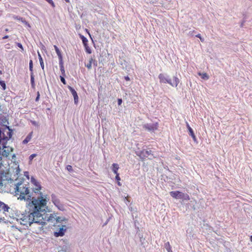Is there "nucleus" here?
I'll use <instances>...</instances> for the list:
<instances>
[{
  "instance_id": "nucleus-1",
  "label": "nucleus",
  "mask_w": 252,
  "mask_h": 252,
  "mask_svg": "<svg viewBox=\"0 0 252 252\" xmlns=\"http://www.w3.org/2000/svg\"><path fill=\"white\" fill-rule=\"evenodd\" d=\"M14 189L15 196L19 195L18 199L27 202L25 213L21 215L22 217L29 214L32 217L38 216L39 212L43 210V208H45L46 203L48 201L47 195L40 192L39 195L35 197L27 185L21 182L15 185Z\"/></svg>"
},
{
  "instance_id": "nucleus-2",
  "label": "nucleus",
  "mask_w": 252,
  "mask_h": 252,
  "mask_svg": "<svg viewBox=\"0 0 252 252\" xmlns=\"http://www.w3.org/2000/svg\"><path fill=\"white\" fill-rule=\"evenodd\" d=\"M47 202L46 203L45 208H43V210H41L38 214V216L32 217L31 215L26 216H23V217L20 218L21 220L20 223L21 224L24 225L28 226L31 225L33 223H36L37 224H41L42 225H45L46 224V221L54 222L56 221V215L54 214H47V210H48V206L47 205ZM49 212V211H48Z\"/></svg>"
},
{
  "instance_id": "nucleus-3",
  "label": "nucleus",
  "mask_w": 252,
  "mask_h": 252,
  "mask_svg": "<svg viewBox=\"0 0 252 252\" xmlns=\"http://www.w3.org/2000/svg\"><path fill=\"white\" fill-rule=\"evenodd\" d=\"M13 135V130L9 126L0 124V161L2 157L7 158L13 148L6 146L7 143Z\"/></svg>"
},
{
  "instance_id": "nucleus-4",
  "label": "nucleus",
  "mask_w": 252,
  "mask_h": 252,
  "mask_svg": "<svg viewBox=\"0 0 252 252\" xmlns=\"http://www.w3.org/2000/svg\"><path fill=\"white\" fill-rule=\"evenodd\" d=\"M160 83H168L172 86H177L180 82V80L177 76H173V81L172 82L171 79L166 76L165 74L160 73L158 75Z\"/></svg>"
},
{
  "instance_id": "nucleus-5",
  "label": "nucleus",
  "mask_w": 252,
  "mask_h": 252,
  "mask_svg": "<svg viewBox=\"0 0 252 252\" xmlns=\"http://www.w3.org/2000/svg\"><path fill=\"white\" fill-rule=\"evenodd\" d=\"M137 155L140 158L142 159H145L147 157H149V156L155 157L153 151L151 150H142V151H137Z\"/></svg>"
},
{
  "instance_id": "nucleus-6",
  "label": "nucleus",
  "mask_w": 252,
  "mask_h": 252,
  "mask_svg": "<svg viewBox=\"0 0 252 252\" xmlns=\"http://www.w3.org/2000/svg\"><path fill=\"white\" fill-rule=\"evenodd\" d=\"M0 179L3 181H12L11 178V175L9 172V171H0Z\"/></svg>"
},
{
  "instance_id": "nucleus-7",
  "label": "nucleus",
  "mask_w": 252,
  "mask_h": 252,
  "mask_svg": "<svg viewBox=\"0 0 252 252\" xmlns=\"http://www.w3.org/2000/svg\"><path fill=\"white\" fill-rule=\"evenodd\" d=\"M31 183L36 187L34 189H33L32 191L33 193L39 195V193L41 192L40 191V190H41L42 188L40 183L33 177L31 178Z\"/></svg>"
},
{
  "instance_id": "nucleus-8",
  "label": "nucleus",
  "mask_w": 252,
  "mask_h": 252,
  "mask_svg": "<svg viewBox=\"0 0 252 252\" xmlns=\"http://www.w3.org/2000/svg\"><path fill=\"white\" fill-rule=\"evenodd\" d=\"M158 123H146L143 126V128L146 130H149V131H155V130L158 129Z\"/></svg>"
},
{
  "instance_id": "nucleus-9",
  "label": "nucleus",
  "mask_w": 252,
  "mask_h": 252,
  "mask_svg": "<svg viewBox=\"0 0 252 252\" xmlns=\"http://www.w3.org/2000/svg\"><path fill=\"white\" fill-rule=\"evenodd\" d=\"M67 229L66 225H62V227L60 228L58 231L54 232V236L56 237H62L64 235L65 232Z\"/></svg>"
},
{
  "instance_id": "nucleus-10",
  "label": "nucleus",
  "mask_w": 252,
  "mask_h": 252,
  "mask_svg": "<svg viewBox=\"0 0 252 252\" xmlns=\"http://www.w3.org/2000/svg\"><path fill=\"white\" fill-rule=\"evenodd\" d=\"M67 88H68L69 91L71 92V93L73 96L74 103L75 104H77L79 101V97H78V96L76 91L72 87H71L70 86H68Z\"/></svg>"
},
{
  "instance_id": "nucleus-11",
  "label": "nucleus",
  "mask_w": 252,
  "mask_h": 252,
  "mask_svg": "<svg viewBox=\"0 0 252 252\" xmlns=\"http://www.w3.org/2000/svg\"><path fill=\"white\" fill-rule=\"evenodd\" d=\"M0 209L2 210L3 213L6 212L11 213V211H14L12 209H10L7 204L1 201H0Z\"/></svg>"
},
{
  "instance_id": "nucleus-12",
  "label": "nucleus",
  "mask_w": 252,
  "mask_h": 252,
  "mask_svg": "<svg viewBox=\"0 0 252 252\" xmlns=\"http://www.w3.org/2000/svg\"><path fill=\"white\" fill-rule=\"evenodd\" d=\"M53 204L59 210L64 211L65 210L63 204L61 202L60 199H58L57 201L53 203Z\"/></svg>"
},
{
  "instance_id": "nucleus-13",
  "label": "nucleus",
  "mask_w": 252,
  "mask_h": 252,
  "mask_svg": "<svg viewBox=\"0 0 252 252\" xmlns=\"http://www.w3.org/2000/svg\"><path fill=\"white\" fill-rule=\"evenodd\" d=\"M178 196L179 198H182L183 200H189L190 199V197L188 193H183V192H180V191H179Z\"/></svg>"
},
{
  "instance_id": "nucleus-14",
  "label": "nucleus",
  "mask_w": 252,
  "mask_h": 252,
  "mask_svg": "<svg viewBox=\"0 0 252 252\" xmlns=\"http://www.w3.org/2000/svg\"><path fill=\"white\" fill-rule=\"evenodd\" d=\"M59 65L62 75L63 76H65V69L63 66V60L59 61Z\"/></svg>"
},
{
  "instance_id": "nucleus-15",
  "label": "nucleus",
  "mask_w": 252,
  "mask_h": 252,
  "mask_svg": "<svg viewBox=\"0 0 252 252\" xmlns=\"http://www.w3.org/2000/svg\"><path fill=\"white\" fill-rule=\"evenodd\" d=\"M187 126L188 128V130L189 132V134L190 135L195 139V138H196V136L194 134V132L192 129V128H191V127L189 126V124L188 123H187Z\"/></svg>"
},
{
  "instance_id": "nucleus-16",
  "label": "nucleus",
  "mask_w": 252,
  "mask_h": 252,
  "mask_svg": "<svg viewBox=\"0 0 252 252\" xmlns=\"http://www.w3.org/2000/svg\"><path fill=\"white\" fill-rule=\"evenodd\" d=\"M54 47L56 52L59 57V61L63 60V57H62L61 52L60 49H59V48L56 45H54Z\"/></svg>"
},
{
  "instance_id": "nucleus-17",
  "label": "nucleus",
  "mask_w": 252,
  "mask_h": 252,
  "mask_svg": "<svg viewBox=\"0 0 252 252\" xmlns=\"http://www.w3.org/2000/svg\"><path fill=\"white\" fill-rule=\"evenodd\" d=\"M32 132H30L26 137V138L23 140V143L25 144L28 143L32 139Z\"/></svg>"
},
{
  "instance_id": "nucleus-18",
  "label": "nucleus",
  "mask_w": 252,
  "mask_h": 252,
  "mask_svg": "<svg viewBox=\"0 0 252 252\" xmlns=\"http://www.w3.org/2000/svg\"><path fill=\"white\" fill-rule=\"evenodd\" d=\"M119 168V165L117 163H113L112 166V170L115 174L118 173V170Z\"/></svg>"
},
{
  "instance_id": "nucleus-19",
  "label": "nucleus",
  "mask_w": 252,
  "mask_h": 252,
  "mask_svg": "<svg viewBox=\"0 0 252 252\" xmlns=\"http://www.w3.org/2000/svg\"><path fill=\"white\" fill-rule=\"evenodd\" d=\"M164 247L168 252H173L172 247L170 244L169 242H167V243H165Z\"/></svg>"
},
{
  "instance_id": "nucleus-20",
  "label": "nucleus",
  "mask_w": 252,
  "mask_h": 252,
  "mask_svg": "<svg viewBox=\"0 0 252 252\" xmlns=\"http://www.w3.org/2000/svg\"><path fill=\"white\" fill-rule=\"evenodd\" d=\"M179 193H180V191H171L170 194L173 198H179Z\"/></svg>"
},
{
  "instance_id": "nucleus-21",
  "label": "nucleus",
  "mask_w": 252,
  "mask_h": 252,
  "mask_svg": "<svg viewBox=\"0 0 252 252\" xmlns=\"http://www.w3.org/2000/svg\"><path fill=\"white\" fill-rule=\"evenodd\" d=\"M38 58H39V60L40 66H41L42 70H44V63H43V60L42 59V58L39 52H38Z\"/></svg>"
},
{
  "instance_id": "nucleus-22",
  "label": "nucleus",
  "mask_w": 252,
  "mask_h": 252,
  "mask_svg": "<svg viewBox=\"0 0 252 252\" xmlns=\"http://www.w3.org/2000/svg\"><path fill=\"white\" fill-rule=\"evenodd\" d=\"M198 74L203 79H208V78H209V76L206 72H203L202 73V72H198Z\"/></svg>"
},
{
  "instance_id": "nucleus-23",
  "label": "nucleus",
  "mask_w": 252,
  "mask_h": 252,
  "mask_svg": "<svg viewBox=\"0 0 252 252\" xmlns=\"http://www.w3.org/2000/svg\"><path fill=\"white\" fill-rule=\"evenodd\" d=\"M30 75H31V85L32 88H34V86H35V83H34V78L33 73L31 72Z\"/></svg>"
},
{
  "instance_id": "nucleus-24",
  "label": "nucleus",
  "mask_w": 252,
  "mask_h": 252,
  "mask_svg": "<svg viewBox=\"0 0 252 252\" xmlns=\"http://www.w3.org/2000/svg\"><path fill=\"white\" fill-rule=\"evenodd\" d=\"M80 37L82 39L84 45H86V44H88V40L86 37L81 34H80Z\"/></svg>"
},
{
  "instance_id": "nucleus-25",
  "label": "nucleus",
  "mask_w": 252,
  "mask_h": 252,
  "mask_svg": "<svg viewBox=\"0 0 252 252\" xmlns=\"http://www.w3.org/2000/svg\"><path fill=\"white\" fill-rule=\"evenodd\" d=\"M51 201L52 202V203H54L55 202H56V201H57L58 199H59L57 196L54 193H52L51 195Z\"/></svg>"
},
{
  "instance_id": "nucleus-26",
  "label": "nucleus",
  "mask_w": 252,
  "mask_h": 252,
  "mask_svg": "<svg viewBox=\"0 0 252 252\" xmlns=\"http://www.w3.org/2000/svg\"><path fill=\"white\" fill-rule=\"evenodd\" d=\"M93 62V58H91L89 60V63L86 65V66L87 67L88 69H90L92 68V64Z\"/></svg>"
},
{
  "instance_id": "nucleus-27",
  "label": "nucleus",
  "mask_w": 252,
  "mask_h": 252,
  "mask_svg": "<svg viewBox=\"0 0 252 252\" xmlns=\"http://www.w3.org/2000/svg\"><path fill=\"white\" fill-rule=\"evenodd\" d=\"M85 48L86 52L88 54H91L92 53V50L91 48L88 46V44H86V45H84Z\"/></svg>"
},
{
  "instance_id": "nucleus-28",
  "label": "nucleus",
  "mask_w": 252,
  "mask_h": 252,
  "mask_svg": "<svg viewBox=\"0 0 252 252\" xmlns=\"http://www.w3.org/2000/svg\"><path fill=\"white\" fill-rule=\"evenodd\" d=\"M64 220H66V219H65L64 218H61L60 217H56V222H61Z\"/></svg>"
},
{
  "instance_id": "nucleus-29",
  "label": "nucleus",
  "mask_w": 252,
  "mask_h": 252,
  "mask_svg": "<svg viewBox=\"0 0 252 252\" xmlns=\"http://www.w3.org/2000/svg\"><path fill=\"white\" fill-rule=\"evenodd\" d=\"M29 69L31 72H33V63L32 60L30 61L29 63Z\"/></svg>"
},
{
  "instance_id": "nucleus-30",
  "label": "nucleus",
  "mask_w": 252,
  "mask_h": 252,
  "mask_svg": "<svg viewBox=\"0 0 252 252\" xmlns=\"http://www.w3.org/2000/svg\"><path fill=\"white\" fill-rule=\"evenodd\" d=\"M65 76H63V75H61L60 76V79H61V82L64 84V85H65L66 84V81L64 79V77Z\"/></svg>"
},
{
  "instance_id": "nucleus-31",
  "label": "nucleus",
  "mask_w": 252,
  "mask_h": 252,
  "mask_svg": "<svg viewBox=\"0 0 252 252\" xmlns=\"http://www.w3.org/2000/svg\"><path fill=\"white\" fill-rule=\"evenodd\" d=\"M47 2H48L49 4L51 5L52 7L54 8L55 7V4L54 1L52 0H45Z\"/></svg>"
},
{
  "instance_id": "nucleus-32",
  "label": "nucleus",
  "mask_w": 252,
  "mask_h": 252,
  "mask_svg": "<svg viewBox=\"0 0 252 252\" xmlns=\"http://www.w3.org/2000/svg\"><path fill=\"white\" fill-rule=\"evenodd\" d=\"M0 85L1 86L3 90L5 89L6 85L3 81H0Z\"/></svg>"
},
{
  "instance_id": "nucleus-33",
  "label": "nucleus",
  "mask_w": 252,
  "mask_h": 252,
  "mask_svg": "<svg viewBox=\"0 0 252 252\" xmlns=\"http://www.w3.org/2000/svg\"><path fill=\"white\" fill-rule=\"evenodd\" d=\"M31 123L34 125V126H39V124H38V123H37V122L35 121H31Z\"/></svg>"
},
{
  "instance_id": "nucleus-34",
  "label": "nucleus",
  "mask_w": 252,
  "mask_h": 252,
  "mask_svg": "<svg viewBox=\"0 0 252 252\" xmlns=\"http://www.w3.org/2000/svg\"><path fill=\"white\" fill-rule=\"evenodd\" d=\"M36 156V154H32L30 157H29V159L30 160H32L34 158H35V157Z\"/></svg>"
},
{
  "instance_id": "nucleus-35",
  "label": "nucleus",
  "mask_w": 252,
  "mask_h": 252,
  "mask_svg": "<svg viewBox=\"0 0 252 252\" xmlns=\"http://www.w3.org/2000/svg\"><path fill=\"white\" fill-rule=\"evenodd\" d=\"M196 36L197 37H198L201 40V42H204V38H202L201 34H200V33H198V34L196 35Z\"/></svg>"
},
{
  "instance_id": "nucleus-36",
  "label": "nucleus",
  "mask_w": 252,
  "mask_h": 252,
  "mask_svg": "<svg viewBox=\"0 0 252 252\" xmlns=\"http://www.w3.org/2000/svg\"><path fill=\"white\" fill-rule=\"evenodd\" d=\"M17 46L21 48L22 50H23V47L21 43H17Z\"/></svg>"
},
{
  "instance_id": "nucleus-37",
  "label": "nucleus",
  "mask_w": 252,
  "mask_h": 252,
  "mask_svg": "<svg viewBox=\"0 0 252 252\" xmlns=\"http://www.w3.org/2000/svg\"><path fill=\"white\" fill-rule=\"evenodd\" d=\"M116 174V180L118 181L120 180V177H119V173L115 174Z\"/></svg>"
},
{
  "instance_id": "nucleus-38",
  "label": "nucleus",
  "mask_w": 252,
  "mask_h": 252,
  "mask_svg": "<svg viewBox=\"0 0 252 252\" xmlns=\"http://www.w3.org/2000/svg\"><path fill=\"white\" fill-rule=\"evenodd\" d=\"M39 97H40V94H39V93L38 92H37V96L35 98V101H38L39 100Z\"/></svg>"
},
{
  "instance_id": "nucleus-39",
  "label": "nucleus",
  "mask_w": 252,
  "mask_h": 252,
  "mask_svg": "<svg viewBox=\"0 0 252 252\" xmlns=\"http://www.w3.org/2000/svg\"><path fill=\"white\" fill-rule=\"evenodd\" d=\"M66 168H67V169L68 171H72V166H71V165H67V166H66Z\"/></svg>"
},
{
  "instance_id": "nucleus-40",
  "label": "nucleus",
  "mask_w": 252,
  "mask_h": 252,
  "mask_svg": "<svg viewBox=\"0 0 252 252\" xmlns=\"http://www.w3.org/2000/svg\"><path fill=\"white\" fill-rule=\"evenodd\" d=\"M3 186H5V184H4L3 182L1 179H0V187H1Z\"/></svg>"
},
{
  "instance_id": "nucleus-41",
  "label": "nucleus",
  "mask_w": 252,
  "mask_h": 252,
  "mask_svg": "<svg viewBox=\"0 0 252 252\" xmlns=\"http://www.w3.org/2000/svg\"><path fill=\"white\" fill-rule=\"evenodd\" d=\"M122 101H122V99H120V98L118 99V105H120L122 104Z\"/></svg>"
},
{
  "instance_id": "nucleus-42",
  "label": "nucleus",
  "mask_w": 252,
  "mask_h": 252,
  "mask_svg": "<svg viewBox=\"0 0 252 252\" xmlns=\"http://www.w3.org/2000/svg\"><path fill=\"white\" fill-rule=\"evenodd\" d=\"M20 168L19 167V166H18L16 168V174H18L19 172H20Z\"/></svg>"
},
{
  "instance_id": "nucleus-43",
  "label": "nucleus",
  "mask_w": 252,
  "mask_h": 252,
  "mask_svg": "<svg viewBox=\"0 0 252 252\" xmlns=\"http://www.w3.org/2000/svg\"><path fill=\"white\" fill-rule=\"evenodd\" d=\"M5 219H4V218H1V217H0V222H2V221H4V222H5Z\"/></svg>"
},
{
  "instance_id": "nucleus-44",
  "label": "nucleus",
  "mask_w": 252,
  "mask_h": 252,
  "mask_svg": "<svg viewBox=\"0 0 252 252\" xmlns=\"http://www.w3.org/2000/svg\"><path fill=\"white\" fill-rule=\"evenodd\" d=\"M93 63L94 66H97V62L95 60H93Z\"/></svg>"
},
{
  "instance_id": "nucleus-45",
  "label": "nucleus",
  "mask_w": 252,
  "mask_h": 252,
  "mask_svg": "<svg viewBox=\"0 0 252 252\" xmlns=\"http://www.w3.org/2000/svg\"><path fill=\"white\" fill-rule=\"evenodd\" d=\"M13 18L15 19H17V20H19L20 19V18H19L18 16H13Z\"/></svg>"
},
{
  "instance_id": "nucleus-46",
  "label": "nucleus",
  "mask_w": 252,
  "mask_h": 252,
  "mask_svg": "<svg viewBox=\"0 0 252 252\" xmlns=\"http://www.w3.org/2000/svg\"><path fill=\"white\" fill-rule=\"evenodd\" d=\"M8 37H9V36H8V35H5L4 36H3V37H2V39H5L8 38Z\"/></svg>"
},
{
  "instance_id": "nucleus-47",
  "label": "nucleus",
  "mask_w": 252,
  "mask_h": 252,
  "mask_svg": "<svg viewBox=\"0 0 252 252\" xmlns=\"http://www.w3.org/2000/svg\"><path fill=\"white\" fill-rule=\"evenodd\" d=\"M18 212L17 211H16V213H15L16 217H19V215L18 214Z\"/></svg>"
},
{
  "instance_id": "nucleus-48",
  "label": "nucleus",
  "mask_w": 252,
  "mask_h": 252,
  "mask_svg": "<svg viewBox=\"0 0 252 252\" xmlns=\"http://www.w3.org/2000/svg\"><path fill=\"white\" fill-rule=\"evenodd\" d=\"M11 215V216L10 215V217L12 218L13 219L16 218V217L14 216L13 214H12Z\"/></svg>"
},
{
  "instance_id": "nucleus-49",
  "label": "nucleus",
  "mask_w": 252,
  "mask_h": 252,
  "mask_svg": "<svg viewBox=\"0 0 252 252\" xmlns=\"http://www.w3.org/2000/svg\"><path fill=\"white\" fill-rule=\"evenodd\" d=\"M16 157V156L15 154H13L12 156V159H14Z\"/></svg>"
},
{
  "instance_id": "nucleus-50",
  "label": "nucleus",
  "mask_w": 252,
  "mask_h": 252,
  "mask_svg": "<svg viewBox=\"0 0 252 252\" xmlns=\"http://www.w3.org/2000/svg\"><path fill=\"white\" fill-rule=\"evenodd\" d=\"M108 220L104 223V224H103V226L107 224V223H108Z\"/></svg>"
},
{
  "instance_id": "nucleus-51",
  "label": "nucleus",
  "mask_w": 252,
  "mask_h": 252,
  "mask_svg": "<svg viewBox=\"0 0 252 252\" xmlns=\"http://www.w3.org/2000/svg\"><path fill=\"white\" fill-rule=\"evenodd\" d=\"M118 185L119 186H121V184L120 183V182L118 181Z\"/></svg>"
},
{
  "instance_id": "nucleus-52",
  "label": "nucleus",
  "mask_w": 252,
  "mask_h": 252,
  "mask_svg": "<svg viewBox=\"0 0 252 252\" xmlns=\"http://www.w3.org/2000/svg\"><path fill=\"white\" fill-rule=\"evenodd\" d=\"M5 31L6 32H8V31H9V30H8V29H5Z\"/></svg>"
},
{
  "instance_id": "nucleus-53",
  "label": "nucleus",
  "mask_w": 252,
  "mask_h": 252,
  "mask_svg": "<svg viewBox=\"0 0 252 252\" xmlns=\"http://www.w3.org/2000/svg\"><path fill=\"white\" fill-rule=\"evenodd\" d=\"M250 240L252 241V235L250 236Z\"/></svg>"
},
{
  "instance_id": "nucleus-54",
  "label": "nucleus",
  "mask_w": 252,
  "mask_h": 252,
  "mask_svg": "<svg viewBox=\"0 0 252 252\" xmlns=\"http://www.w3.org/2000/svg\"><path fill=\"white\" fill-rule=\"evenodd\" d=\"M120 63L123 65V63H122V61H120Z\"/></svg>"
},
{
  "instance_id": "nucleus-55",
  "label": "nucleus",
  "mask_w": 252,
  "mask_h": 252,
  "mask_svg": "<svg viewBox=\"0 0 252 252\" xmlns=\"http://www.w3.org/2000/svg\"><path fill=\"white\" fill-rule=\"evenodd\" d=\"M66 2H69V0H64Z\"/></svg>"
},
{
  "instance_id": "nucleus-56",
  "label": "nucleus",
  "mask_w": 252,
  "mask_h": 252,
  "mask_svg": "<svg viewBox=\"0 0 252 252\" xmlns=\"http://www.w3.org/2000/svg\"><path fill=\"white\" fill-rule=\"evenodd\" d=\"M129 79H129V78L128 77V76H127V81L129 80Z\"/></svg>"
},
{
  "instance_id": "nucleus-57",
  "label": "nucleus",
  "mask_w": 252,
  "mask_h": 252,
  "mask_svg": "<svg viewBox=\"0 0 252 252\" xmlns=\"http://www.w3.org/2000/svg\"><path fill=\"white\" fill-rule=\"evenodd\" d=\"M124 78H125V80H126V76H125Z\"/></svg>"
},
{
  "instance_id": "nucleus-58",
  "label": "nucleus",
  "mask_w": 252,
  "mask_h": 252,
  "mask_svg": "<svg viewBox=\"0 0 252 252\" xmlns=\"http://www.w3.org/2000/svg\"><path fill=\"white\" fill-rule=\"evenodd\" d=\"M0 73L1 74V71H0Z\"/></svg>"
},
{
  "instance_id": "nucleus-59",
  "label": "nucleus",
  "mask_w": 252,
  "mask_h": 252,
  "mask_svg": "<svg viewBox=\"0 0 252 252\" xmlns=\"http://www.w3.org/2000/svg\"><path fill=\"white\" fill-rule=\"evenodd\" d=\"M1 109V106H0V110Z\"/></svg>"
}]
</instances>
